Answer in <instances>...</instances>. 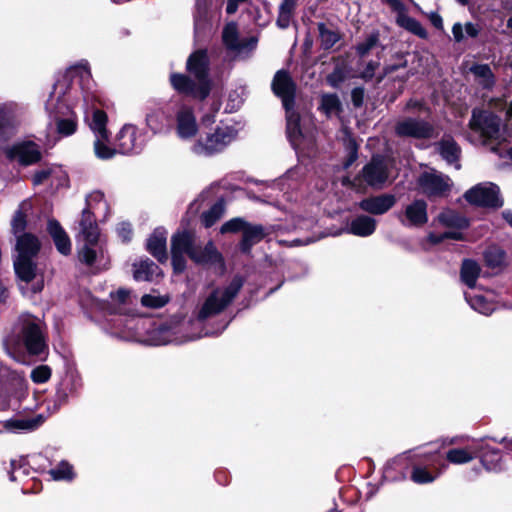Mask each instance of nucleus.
Listing matches in <instances>:
<instances>
[{"mask_svg": "<svg viewBox=\"0 0 512 512\" xmlns=\"http://www.w3.org/2000/svg\"><path fill=\"white\" fill-rule=\"evenodd\" d=\"M134 297L127 289L120 288L110 293L109 312L114 317L109 321L111 335L128 341L142 342L149 319L130 315Z\"/></svg>", "mask_w": 512, "mask_h": 512, "instance_id": "nucleus-1", "label": "nucleus"}, {"mask_svg": "<svg viewBox=\"0 0 512 512\" xmlns=\"http://www.w3.org/2000/svg\"><path fill=\"white\" fill-rule=\"evenodd\" d=\"M244 281L241 276H235L229 284L225 286H215L207 292L203 297L201 304L199 305L196 318L191 320L188 325L194 331H213L217 334L211 336H217L221 334L229 325V321H226L221 327L217 329H210L204 326V321L220 315L225 311L231 303L234 301L241 288L243 287Z\"/></svg>", "mask_w": 512, "mask_h": 512, "instance_id": "nucleus-2", "label": "nucleus"}, {"mask_svg": "<svg viewBox=\"0 0 512 512\" xmlns=\"http://www.w3.org/2000/svg\"><path fill=\"white\" fill-rule=\"evenodd\" d=\"M187 70L195 77V80L184 74L172 73L170 75L172 87L185 96L200 100L205 99L211 90L207 52L198 50L192 53L187 60Z\"/></svg>", "mask_w": 512, "mask_h": 512, "instance_id": "nucleus-3", "label": "nucleus"}, {"mask_svg": "<svg viewBox=\"0 0 512 512\" xmlns=\"http://www.w3.org/2000/svg\"><path fill=\"white\" fill-rule=\"evenodd\" d=\"M99 216L89 209H83L79 221L78 237L84 242L78 250L79 261L95 271L105 270L110 260L102 243L99 241L100 232L97 225Z\"/></svg>", "mask_w": 512, "mask_h": 512, "instance_id": "nucleus-4", "label": "nucleus"}, {"mask_svg": "<svg viewBox=\"0 0 512 512\" xmlns=\"http://www.w3.org/2000/svg\"><path fill=\"white\" fill-rule=\"evenodd\" d=\"M172 264L176 272L185 269V255H188L198 264H210L218 266L220 274L224 272L225 266L221 254L217 251L212 242L206 244L204 249L195 245V236L191 232L183 231L173 235L171 239Z\"/></svg>", "mask_w": 512, "mask_h": 512, "instance_id": "nucleus-5", "label": "nucleus"}, {"mask_svg": "<svg viewBox=\"0 0 512 512\" xmlns=\"http://www.w3.org/2000/svg\"><path fill=\"white\" fill-rule=\"evenodd\" d=\"M238 130L234 125L220 122L214 128L203 130L191 145V152L197 156L211 157L223 152L237 139Z\"/></svg>", "mask_w": 512, "mask_h": 512, "instance_id": "nucleus-6", "label": "nucleus"}, {"mask_svg": "<svg viewBox=\"0 0 512 512\" xmlns=\"http://www.w3.org/2000/svg\"><path fill=\"white\" fill-rule=\"evenodd\" d=\"M467 139L473 144L486 145L503 137L501 118L489 110L473 109L469 120Z\"/></svg>", "mask_w": 512, "mask_h": 512, "instance_id": "nucleus-7", "label": "nucleus"}, {"mask_svg": "<svg viewBox=\"0 0 512 512\" xmlns=\"http://www.w3.org/2000/svg\"><path fill=\"white\" fill-rule=\"evenodd\" d=\"M39 239L30 233H23L17 236L16 256L13 260L14 270L17 277L26 283L36 278L37 265L35 257L40 250Z\"/></svg>", "mask_w": 512, "mask_h": 512, "instance_id": "nucleus-8", "label": "nucleus"}, {"mask_svg": "<svg viewBox=\"0 0 512 512\" xmlns=\"http://www.w3.org/2000/svg\"><path fill=\"white\" fill-rule=\"evenodd\" d=\"M184 325L170 327L166 325H150V321L146 323L144 330V340L149 345L160 346L170 343L182 344L188 341H193L202 337H207L212 334H216L213 331H194L191 329L190 332L183 333Z\"/></svg>", "mask_w": 512, "mask_h": 512, "instance_id": "nucleus-9", "label": "nucleus"}, {"mask_svg": "<svg viewBox=\"0 0 512 512\" xmlns=\"http://www.w3.org/2000/svg\"><path fill=\"white\" fill-rule=\"evenodd\" d=\"M78 75L81 80L89 79L91 76L89 64L87 61H81L78 64L70 67L67 71V76L63 77L62 80H58L54 86L53 90L49 95V98L46 103V109L50 114L65 115V111H69V106L67 104L66 94L69 89L68 77Z\"/></svg>", "mask_w": 512, "mask_h": 512, "instance_id": "nucleus-10", "label": "nucleus"}, {"mask_svg": "<svg viewBox=\"0 0 512 512\" xmlns=\"http://www.w3.org/2000/svg\"><path fill=\"white\" fill-rule=\"evenodd\" d=\"M14 333L30 354L38 355L44 351L46 345L38 318L30 314L21 315Z\"/></svg>", "mask_w": 512, "mask_h": 512, "instance_id": "nucleus-11", "label": "nucleus"}, {"mask_svg": "<svg viewBox=\"0 0 512 512\" xmlns=\"http://www.w3.org/2000/svg\"><path fill=\"white\" fill-rule=\"evenodd\" d=\"M24 114L25 108L16 102L0 104V144L15 134Z\"/></svg>", "mask_w": 512, "mask_h": 512, "instance_id": "nucleus-12", "label": "nucleus"}, {"mask_svg": "<svg viewBox=\"0 0 512 512\" xmlns=\"http://www.w3.org/2000/svg\"><path fill=\"white\" fill-rule=\"evenodd\" d=\"M4 153L8 160L25 167L34 165L42 159L40 146L31 140L17 141L6 147Z\"/></svg>", "mask_w": 512, "mask_h": 512, "instance_id": "nucleus-13", "label": "nucleus"}, {"mask_svg": "<svg viewBox=\"0 0 512 512\" xmlns=\"http://www.w3.org/2000/svg\"><path fill=\"white\" fill-rule=\"evenodd\" d=\"M419 191L427 197H443L451 188V180L442 173L431 170L420 174L417 180Z\"/></svg>", "mask_w": 512, "mask_h": 512, "instance_id": "nucleus-14", "label": "nucleus"}, {"mask_svg": "<svg viewBox=\"0 0 512 512\" xmlns=\"http://www.w3.org/2000/svg\"><path fill=\"white\" fill-rule=\"evenodd\" d=\"M465 199L474 205L482 207H501L502 199L499 197V187L491 182L480 183L469 189Z\"/></svg>", "mask_w": 512, "mask_h": 512, "instance_id": "nucleus-15", "label": "nucleus"}, {"mask_svg": "<svg viewBox=\"0 0 512 512\" xmlns=\"http://www.w3.org/2000/svg\"><path fill=\"white\" fill-rule=\"evenodd\" d=\"M147 142L146 135L135 125H124L116 137V147L121 154L139 153Z\"/></svg>", "mask_w": 512, "mask_h": 512, "instance_id": "nucleus-16", "label": "nucleus"}, {"mask_svg": "<svg viewBox=\"0 0 512 512\" xmlns=\"http://www.w3.org/2000/svg\"><path fill=\"white\" fill-rule=\"evenodd\" d=\"M389 174V163L380 155L373 156L361 171L363 181L377 189L382 188L389 181Z\"/></svg>", "mask_w": 512, "mask_h": 512, "instance_id": "nucleus-17", "label": "nucleus"}, {"mask_svg": "<svg viewBox=\"0 0 512 512\" xmlns=\"http://www.w3.org/2000/svg\"><path fill=\"white\" fill-rule=\"evenodd\" d=\"M222 40L228 50L234 52L236 56L241 58L247 57L257 45V39L255 37L239 40L238 28L234 22L228 23L224 27Z\"/></svg>", "mask_w": 512, "mask_h": 512, "instance_id": "nucleus-18", "label": "nucleus"}, {"mask_svg": "<svg viewBox=\"0 0 512 512\" xmlns=\"http://www.w3.org/2000/svg\"><path fill=\"white\" fill-rule=\"evenodd\" d=\"M395 133L400 137L425 139L433 136L434 127L425 120L406 117L397 121Z\"/></svg>", "mask_w": 512, "mask_h": 512, "instance_id": "nucleus-19", "label": "nucleus"}, {"mask_svg": "<svg viewBox=\"0 0 512 512\" xmlns=\"http://www.w3.org/2000/svg\"><path fill=\"white\" fill-rule=\"evenodd\" d=\"M414 456L425 458L431 461L432 465H438V470L435 475L429 472L425 467L414 466L411 473V479L417 484L433 482L447 468V464L440 459L437 451H425L420 454H414Z\"/></svg>", "mask_w": 512, "mask_h": 512, "instance_id": "nucleus-20", "label": "nucleus"}, {"mask_svg": "<svg viewBox=\"0 0 512 512\" xmlns=\"http://www.w3.org/2000/svg\"><path fill=\"white\" fill-rule=\"evenodd\" d=\"M272 90L281 98L284 107L294 106L295 84L287 71L276 72L272 81Z\"/></svg>", "mask_w": 512, "mask_h": 512, "instance_id": "nucleus-21", "label": "nucleus"}, {"mask_svg": "<svg viewBox=\"0 0 512 512\" xmlns=\"http://www.w3.org/2000/svg\"><path fill=\"white\" fill-rule=\"evenodd\" d=\"M435 149L448 165L454 166L456 170L461 168L459 161L462 151L451 135H443V137L435 143Z\"/></svg>", "mask_w": 512, "mask_h": 512, "instance_id": "nucleus-22", "label": "nucleus"}, {"mask_svg": "<svg viewBox=\"0 0 512 512\" xmlns=\"http://www.w3.org/2000/svg\"><path fill=\"white\" fill-rule=\"evenodd\" d=\"M198 125L191 108L183 106L176 114V133L182 140H188L197 134Z\"/></svg>", "mask_w": 512, "mask_h": 512, "instance_id": "nucleus-23", "label": "nucleus"}, {"mask_svg": "<svg viewBox=\"0 0 512 512\" xmlns=\"http://www.w3.org/2000/svg\"><path fill=\"white\" fill-rule=\"evenodd\" d=\"M396 199L391 194H382L365 198L360 201L359 207L370 214L382 215L395 205Z\"/></svg>", "mask_w": 512, "mask_h": 512, "instance_id": "nucleus-24", "label": "nucleus"}, {"mask_svg": "<svg viewBox=\"0 0 512 512\" xmlns=\"http://www.w3.org/2000/svg\"><path fill=\"white\" fill-rule=\"evenodd\" d=\"M171 124V117L164 106L153 105L148 108L146 125L154 133H161Z\"/></svg>", "mask_w": 512, "mask_h": 512, "instance_id": "nucleus-25", "label": "nucleus"}, {"mask_svg": "<svg viewBox=\"0 0 512 512\" xmlns=\"http://www.w3.org/2000/svg\"><path fill=\"white\" fill-rule=\"evenodd\" d=\"M166 242L167 231L162 227L156 228L147 240L148 252L159 262L167 260Z\"/></svg>", "mask_w": 512, "mask_h": 512, "instance_id": "nucleus-26", "label": "nucleus"}, {"mask_svg": "<svg viewBox=\"0 0 512 512\" xmlns=\"http://www.w3.org/2000/svg\"><path fill=\"white\" fill-rule=\"evenodd\" d=\"M81 387V378L76 373H67L57 388L56 401L59 404L66 403L68 398L76 395Z\"/></svg>", "mask_w": 512, "mask_h": 512, "instance_id": "nucleus-27", "label": "nucleus"}, {"mask_svg": "<svg viewBox=\"0 0 512 512\" xmlns=\"http://www.w3.org/2000/svg\"><path fill=\"white\" fill-rule=\"evenodd\" d=\"M270 234V229L262 225L247 224L243 231L242 241L240 243V249L244 253H249L251 248L259 243L263 238Z\"/></svg>", "mask_w": 512, "mask_h": 512, "instance_id": "nucleus-28", "label": "nucleus"}, {"mask_svg": "<svg viewBox=\"0 0 512 512\" xmlns=\"http://www.w3.org/2000/svg\"><path fill=\"white\" fill-rule=\"evenodd\" d=\"M47 230L53 239V242L59 253L62 255H69L71 253V240L60 223L51 219L48 221Z\"/></svg>", "mask_w": 512, "mask_h": 512, "instance_id": "nucleus-29", "label": "nucleus"}, {"mask_svg": "<svg viewBox=\"0 0 512 512\" xmlns=\"http://www.w3.org/2000/svg\"><path fill=\"white\" fill-rule=\"evenodd\" d=\"M427 220V204L424 200H415L406 207L403 224L418 227L424 225Z\"/></svg>", "mask_w": 512, "mask_h": 512, "instance_id": "nucleus-30", "label": "nucleus"}, {"mask_svg": "<svg viewBox=\"0 0 512 512\" xmlns=\"http://www.w3.org/2000/svg\"><path fill=\"white\" fill-rule=\"evenodd\" d=\"M86 206L93 214L99 216L100 221H105L110 215V207L101 191H93L86 196Z\"/></svg>", "mask_w": 512, "mask_h": 512, "instance_id": "nucleus-31", "label": "nucleus"}, {"mask_svg": "<svg viewBox=\"0 0 512 512\" xmlns=\"http://www.w3.org/2000/svg\"><path fill=\"white\" fill-rule=\"evenodd\" d=\"M107 121L106 113L100 109H93L85 113V122L94 134V137L103 138L105 135L110 134L107 129Z\"/></svg>", "mask_w": 512, "mask_h": 512, "instance_id": "nucleus-32", "label": "nucleus"}, {"mask_svg": "<svg viewBox=\"0 0 512 512\" xmlns=\"http://www.w3.org/2000/svg\"><path fill=\"white\" fill-rule=\"evenodd\" d=\"M478 447H483V449L478 452V457L487 471L497 472L502 470L501 454L498 449L480 442H478Z\"/></svg>", "mask_w": 512, "mask_h": 512, "instance_id": "nucleus-33", "label": "nucleus"}, {"mask_svg": "<svg viewBox=\"0 0 512 512\" xmlns=\"http://www.w3.org/2000/svg\"><path fill=\"white\" fill-rule=\"evenodd\" d=\"M482 449L483 447H478V443L466 448H453L446 452V459L451 464H466L477 458L478 452Z\"/></svg>", "mask_w": 512, "mask_h": 512, "instance_id": "nucleus-34", "label": "nucleus"}, {"mask_svg": "<svg viewBox=\"0 0 512 512\" xmlns=\"http://www.w3.org/2000/svg\"><path fill=\"white\" fill-rule=\"evenodd\" d=\"M377 222L367 215L356 216L348 225L347 231L359 237H368L376 230Z\"/></svg>", "mask_w": 512, "mask_h": 512, "instance_id": "nucleus-35", "label": "nucleus"}, {"mask_svg": "<svg viewBox=\"0 0 512 512\" xmlns=\"http://www.w3.org/2000/svg\"><path fill=\"white\" fill-rule=\"evenodd\" d=\"M286 110L287 136L290 143L295 149H299L302 141V133L300 130V117L294 111V106L284 107Z\"/></svg>", "mask_w": 512, "mask_h": 512, "instance_id": "nucleus-36", "label": "nucleus"}, {"mask_svg": "<svg viewBox=\"0 0 512 512\" xmlns=\"http://www.w3.org/2000/svg\"><path fill=\"white\" fill-rule=\"evenodd\" d=\"M44 422L42 415L35 417H20L7 420L5 428L12 432H31L40 427Z\"/></svg>", "mask_w": 512, "mask_h": 512, "instance_id": "nucleus-37", "label": "nucleus"}, {"mask_svg": "<svg viewBox=\"0 0 512 512\" xmlns=\"http://www.w3.org/2000/svg\"><path fill=\"white\" fill-rule=\"evenodd\" d=\"M475 82L483 89L491 90L496 84V78L488 64H473L469 68Z\"/></svg>", "mask_w": 512, "mask_h": 512, "instance_id": "nucleus-38", "label": "nucleus"}, {"mask_svg": "<svg viewBox=\"0 0 512 512\" xmlns=\"http://www.w3.org/2000/svg\"><path fill=\"white\" fill-rule=\"evenodd\" d=\"M62 174L63 171L60 167L55 165H47L34 172L32 176V184L34 186L44 184L53 186L55 182L60 179Z\"/></svg>", "mask_w": 512, "mask_h": 512, "instance_id": "nucleus-39", "label": "nucleus"}, {"mask_svg": "<svg viewBox=\"0 0 512 512\" xmlns=\"http://www.w3.org/2000/svg\"><path fill=\"white\" fill-rule=\"evenodd\" d=\"M133 276L136 281H152L160 274V269L153 261L146 259L133 265Z\"/></svg>", "mask_w": 512, "mask_h": 512, "instance_id": "nucleus-40", "label": "nucleus"}, {"mask_svg": "<svg viewBox=\"0 0 512 512\" xmlns=\"http://www.w3.org/2000/svg\"><path fill=\"white\" fill-rule=\"evenodd\" d=\"M464 296L470 307L483 315H490L495 310L492 302L475 291L465 292Z\"/></svg>", "mask_w": 512, "mask_h": 512, "instance_id": "nucleus-41", "label": "nucleus"}, {"mask_svg": "<svg viewBox=\"0 0 512 512\" xmlns=\"http://www.w3.org/2000/svg\"><path fill=\"white\" fill-rule=\"evenodd\" d=\"M437 220L440 224H442L445 227H452L458 229L468 227V220L451 209L443 210L437 216Z\"/></svg>", "mask_w": 512, "mask_h": 512, "instance_id": "nucleus-42", "label": "nucleus"}, {"mask_svg": "<svg viewBox=\"0 0 512 512\" xmlns=\"http://www.w3.org/2000/svg\"><path fill=\"white\" fill-rule=\"evenodd\" d=\"M480 274L479 265L473 260H465L461 267V280L470 289H474Z\"/></svg>", "mask_w": 512, "mask_h": 512, "instance_id": "nucleus-43", "label": "nucleus"}, {"mask_svg": "<svg viewBox=\"0 0 512 512\" xmlns=\"http://www.w3.org/2000/svg\"><path fill=\"white\" fill-rule=\"evenodd\" d=\"M410 452H406L403 454L398 455L393 460L389 461L385 466V475L386 477L396 480L398 479L397 476L392 475V470H399L400 471V477L399 478H405L406 472L405 470L408 467V460H409V454Z\"/></svg>", "mask_w": 512, "mask_h": 512, "instance_id": "nucleus-44", "label": "nucleus"}, {"mask_svg": "<svg viewBox=\"0 0 512 512\" xmlns=\"http://www.w3.org/2000/svg\"><path fill=\"white\" fill-rule=\"evenodd\" d=\"M110 134L105 135L103 138L95 137L94 140V153L97 158L108 160L113 158L118 152L117 148H112L109 145Z\"/></svg>", "mask_w": 512, "mask_h": 512, "instance_id": "nucleus-45", "label": "nucleus"}, {"mask_svg": "<svg viewBox=\"0 0 512 512\" xmlns=\"http://www.w3.org/2000/svg\"><path fill=\"white\" fill-rule=\"evenodd\" d=\"M397 23L401 27L405 28L406 30L413 33L414 35H417L420 38L427 37L426 29L415 18H412L404 13H400L397 17Z\"/></svg>", "mask_w": 512, "mask_h": 512, "instance_id": "nucleus-46", "label": "nucleus"}, {"mask_svg": "<svg viewBox=\"0 0 512 512\" xmlns=\"http://www.w3.org/2000/svg\"><path fill=\"white\" fill-rule=\"evenodd\" d=\"M30 209V204L28 202H22L19 205L18 210L15 212L12 221H11V227L12 232L19 236V234H23L24 230L26 228V212Z\"/></svg>", "mask_w": 512, "mask_h": 512, "instance_id": "nucleus-47", "label": "nucleus"}, {"mask_svg": "<svg viewBox=\"0 0 512 512\" xmlns=\"http://www.w3.org/2000/svg\"><path fill=\"white\" fill-rule=\"evenodd\" d=\"M211 0H196V12L194 15L195 32L202 31L208 22V8Z\"/></svg>", "mask_w": 512, "mask_h": 512, "instance_id": "nucleus-48", "label": "nucleus"}, {"mask_svg": "<svg viewBox=\"0 0 512 512\" xmlns=\"http://www.w3.org/2000/svg\"><path fill=\"white\" fill-rule=\"evenodd\" d=\"M468 37L476 38L480 33V27L478 24L467 22L463 27L461 23H455L452 27V34L456 42H462L464 40V31Z\"/></svg>", "mask_w": 512, "mask_h": 512, "instance_id": "nucleus-49", "label": "nucleus"}, {"mask_svg": "<svg viewBox=\"0 0 512 512\" xmlns=\"http://www.w3.org/2000/svg\"><path fill=\"white\" fill-rule=\"evenodd\" d=\"M484 258L487 266L495 269L501 268L505 264L506 255L501 248L497 246H491L485 251Z\"/></svg>", "mask_w": 512, "mask_h": 512, "instance_id": "nucleus-50", "label": "nucleus"}, {"mask_svg": "<svg viewBox=\"0 0 512 512\" xmlns=\"http://www.w3.org/2000/svg\"><path fill=\"white\" fill-rule=\"evenodd\" d=\"M225 206L222 201L216 202L208 211H205L202 216V223L205 227L213 226L224 214Z\"/></svg>", "mask_w": 512, "mask_h": 512, "instance_id": "nucleus-51", "label": "nucleus"}, {"mask_svg": "<svg viewBox=\"0 0 512 512\" xmlns=\"http://www.w3.org/2000/svg\"><path fill=\"white\" fill-rule=\"evenodd\" d=\"M321 108L327 116L338 114L341 102L336 94H325L321 97Z\"/></svg>", "mask_w": 512, "mask_h": 512, "instance_id": "nucleus-52", "label": "nucleus"}, {"mask_svg": "<svg viewBox=\"0 0 512 512\" xmlns=\"http://www.w3.org/2000/svg\"><path fill=\"white\" fill-rule=\"evenodd\" d=\"M57 131L62 136H70L77 130V120L74 114L69 115L68 118H60L56 121Z\"/></svg>", "mask_w": 512, "mask_h": 512, "instance_id": "nucleus-53", "label": "nucleus"}, {"mask_svg": "<svg viewBox=\"0 0 512 512\" xmlns=\"http://www.w3.org/2000/svg\"><path fill=\"white\" fill-rule=\"evenodd\" d=\"M50 475L54 480H72L74 478L72 466L66 462H60L55 468L50 470Z\"/></svg>", "mask_w": 512, "mask_h": 512, "instance_id": "nucleus-54", "label": "nucleus"}, {"mask_svg": "<svg viewBox=\"0 0 512 512\" xmlns=\"http://www.w3.org/2000/svg\"><path fill=\"white\" fill-rule=\"evenodd\" d=\"M319 33L321 45L325 49L333 47L339 41V34L326 28L324 24L319 25Z\"/></svg>", "mask_w": 512, "mask_h": 512, "instance_id": "nucleus-55", "label": "nucleus"}, {"mask_svg": "<svg viewBox=\"0 0 512 512\" xmlns=\"http://www.w3.org/2000/svg\"><path fill=\"white\" fill-rule=\"evenodd\" d=\"M169 302V297L155 293L145 294L141 298V304L148 308H161Z\"/></svg>", "mask_w": 512, "mask_h": 512, "instance_id": "nucleus-56", "label": "nucleus"}, {"mask_svg": "<svg viewBox=\"0 0 512 512\" xmlns=\"http://www.w3.org/2000/svg\"><path fill=\"white\" fill-rule=\"evenodd\" d=\"M248 222H246L241 217L232 218L229 221L225 222L221 226V233H236L239 231H244L245 227L247 226Z\"/></svg>", "mask_w": 512, "mask_h": 512, "instance_id": "nucleus-57", "label": "nucleus"}, {"mask_svg": "<svg viewBox=\"0 0 512 512\" xmlns=\"http://www.w3.org/2000/svg\"><path fill=\"white\" fill-rule=\"evenodd\" d=\"M378 40V34L369 35L363 42L357 45V53L361 57L365 56L371 49H373L377 45Z\"/></svg>", "mask_w": 512, "mask_h": 512, "instance_id": "nucleus-58", "label": "nucleus"}, {"mask_svg": "<svg viewBox=\"0 0 512 512\" xmlns=\"http://www.w3.org/2000/svg\"><path fill=\"white\" fill-rule=\"evenodd\" d=\"M51 376V369L46 365H40L31 372V379L35 383H45Z\"/></svg>", "mask_w": 512, "mask_h": 512, "instance_id": "nucleus-59", "label": "nucleus"}, {"mask_svg": "<svg viewBox=\"0 0 512 512\" xmlns=\"http://www.w3.org/2000/svg\"><path fill=\"white\" fill-rule=\"evenodd\" d=\"M461 238L462 236L460 232H444L441 234L430 233L427 239L432 245H436L445 239L460 240Z\"/></svg>", "mask_w": 512, "mask_h": 512, "instance_id": "nucleus-60", "label": "nucleus"}, {"mask_svg": "<svg viewBox=\"0 0 512 512\" xmlns=\"http://www.w3.org/2000/svg\"><path fill=\"white\" fill-rule=\"evenodd\" d=\"M379 67L378 61H369L360 72L359 77L365 81L371 80L375 76V71Z\"/></svg>", "mask_w": 512, "mask_h": 512, "instance_id": "nucleus-61", "label": "nucleus"}, {"mask_svg": "<svg viewBox=\"0 0 512 512\" xmlns=\"http://www.w3.org/2000/svg\"><path fill=\"white\" fill-rule=\"evenodd\" d=\"M117 234L123 242H128L132 237V228L129 223L123 222L117 226Z\"/></svg>", "mask_w": 512, "mask_h": 512, "instance_id": "nucleus-62", "label": "nucleus"}, {"mask_svg": "<svg viewBox=\"0 0 512 512\" xmlns=\"http://www.w3.org/2000/svg\"><path fill=\"white\" fill-rule=\"evenodd\" d=\"M293 13L279 9L276 24L281 29L289 27Z\"/></svg>", "mask_w": 512, "mask_h": 512, "instance_id": "nucleus-63", "label": "nucleus"}, {"mask_svg": "<svg viewBox=\"0 0 512 512\" xmlns=\"http://www.w3.org/2000/svg\"><path fill=\"white\" fill-rule=\"evenodd\" d=\"M315 224V220L313 218H300L297 217L294 220L293 230H309Z\"/></svg>", "mask_w": 512, "mask_h": 512, "instance_id": "nucleus-64", "label": "nucleus"}]
</instances>
